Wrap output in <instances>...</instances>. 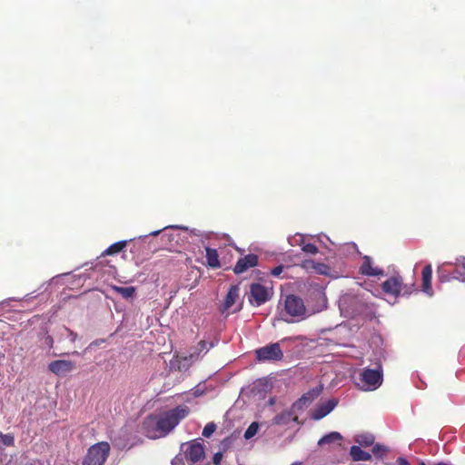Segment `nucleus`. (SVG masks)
I'll return each mask as SVG.
<instances>
[{"mask_svg": "<svg viewBox=\"0 0 465 465\" xmlns=\"http://www.w3.org/2000/svg\"><path fill=\"white\" fill-rule=\"evenodd\" d=\"M337 405V401L334 399H331L326 402L317 406L312 411V417L313 420H321L326 415H328Z\"/></svg>", "mask_w": 465, "mask_h": 465, "instance_id": "nucleus-16", "label": "nucleus"}, {"mask_svg": "<svg viewBox=\"0 0 465 465\" xmlns=\"http://www.w3.org/2000/svg\"><path fill=\"white\" fill-rule=\"evenodd\" d=\"M270 291L260 283H252L250 287L248 300L252 305L260 306L270 300Z\"/></svg>", "mask_w": 465, "mask_h": 465, "instance_id": "nucleus-6", "label": "nucleus"}, {"mask_svg": "<svg viewBox=\"0 0 465 465\" xmlns=\"http://www.w3.org/2000/svg\"><path fill=\"white\" fill-rule=\"evenodd\" d=\"M168 228H179V229H184V230H186V229H187V228H185V227H182V226H173V225H171V226H165V227L163 228V230H166V229H168Z\"/></svg>", "mask_w": 465, "mask_h": 465, "instance_id": "nucleus-39", "label": "nucleus"}, {"mask_svg": "<svg viewBox=\"0 0 465 465\" xmlns=\"http://www.w3.org/2000/svg\"><path fill=\"white\" fill-rule=\"evenodd\" d=\"M358 253V248L357 245L353 242H346L342 245L337 246L334 245V250L332 252V258H335L337 256L342 257V256H350L354 255Z\"/></svg>", "mask_w": 465, "mask_h": 465, "instance_id": "nucleus-18", "label": "nucleus"}, {"mask_svg": "<svg viewBox=\"0 0 465 465\" xmlns=\"http://www.w3.org/2000/svg\"><path fill=\"white\" fill-rule=\"evenodd\" d=\"M341 440L342 436L341 433L332 431L321 438L318 441V445L322 446L325 444H331L336 441H341Z\"/></svg>", "mask_w": 465, "mask_h": 465, "instance_id": "nucleus-27", "label": "nucleus"}, {"mask_svg": "<svg viewBox=\"0 0 465 465\" xmlns=\"http://www.w3.org/2000/svg\"><path fill=\"white\" fill-rule=\"evenodd\" d=\"M72 354L73 355H79L80 353L78 351H74Z\"/></svg>", "mask_w": 465, "mask_h": 465, "instance_id": "nucleus-44", "label": "nucleus"}, {"mask_svg": "<svg viewBox=\"0 0 465 465\" xmlns=\"http://www.w3.org/2000/svg\"><path fill=\"white\" fill-rule=\"evenodd\" d=\"M163 237H168V239H170V236L167 233H163Z\"/></svg>", "mask_w": 465, "mask_h": 465, "instance_id": "nucleus-43", "label": "nucleus"}, {"mask_svg": "<svg viewBox=\"0 0 465 465\" xmlns=\"http://www.w3.org/2000/svg\"><path fill=\"white\" fill-rule=\"evenodd\" d=\"M213 347V342H207L204 341H200L196 347L193 348L191 350V352L187 357L184 358V361H189L191 363L198 361L201 359L203 355H205L208 351Z\"/></svg>", "mask_w": 465, "mask_h": 465, "instance_id": "nucleus-13", "label": "nucleus"}, {"mask_svg": "<svg viewBox=\"0 0 465 465\" xmlns=\"http://www.w3.org/2000/svg\"><path fill=\"white\" fill-rule=\"evenodd\" d=\"M297 417H293L292 412L291 411H283L278 415H276L273 419V424L276 425H285L288 424L291 420H296Z\"/></svg>", "mask_w": 465, "mask_h": 465, "instance_id": "nucleus-24", "label": "nucleus"}, {"mask_svg": "<svg viewBox=\"0 0 465 465\" xmlns=\"http://www.w3.org/2000/svg\"><path fill=\"white\" fill-rule=\"evenodd\" d=\"M455 270L449 275H440L441 282H448L450 280H459L465 282V257L457 258L455 262Z\"/></svg>", "mask_w": 465, "mask_h": 465, "instance_id": "nucleus-9", "label": "nucleus"}, {"mask_svg": "<svg viewBox=\"0 0 465 465\" xmlns=\"http://www.w3.org/2000/svg\"><path fill=\"white\" fill-rule=\"evenodd\" d=\"M309 235L297 232L289 236L287 241L291 246H301L302 248L304 242L310 240Z\"/></svg>", "mask_w": 465, "mask_h": 465, "instance_id": "nucleus-25", "label": "nucleus"}, {"mask_svg": "<svg viewBox=\"0 0 465 465\" xmlns=\"http://www.w3.org/2000/svg\"><path fill=\"white\" fill-rule=\"evenodd\" d=\"M189 413L190 409L187 406L180 405L158 417H149L143 422V429L147 437L157 439L166 436Z\"/></svg>", "mask_w": 465, "mask_h": 465, "instance_id": "nucleus-1", "label": "nucleus"}, {"mask_svg": "<svg viewBox=\"0 0 465 465\" xmlns=\"http://www.w3.org/2000/svg\"><path fill=\"white\" fill-rule=\"evenodd\" d=\"M350 455L354 461H368L371 459V454L362 450L360 446L356 445L351 447Z\"/></svg>", "mask_w": 465, "mask_h": 465, "instance_id": "nucleus-19", "label": "nucleus"}, {"mask_svg": "<svg viewBox=\"0 0 465 465\" xmlns=\"http://www.w3.org/2000/svg\"><path fill=\"white\" fill-rule=\"evenodd\" d=\"M258 429H259V423L256 422V421H253L252 423L250 424V426L247 428V430H245L244 432V439L245 440H250L252 439V437H254L258 431Z\"/></svg>", "mask_w": 465, "mask_h": 465, "instance_id": "nucleus-29", "label": "nucleus"}, {"mask_svg": "<svg viewBox=\"0 0 465 465\" xmlns=\"http://www.w3.org/2000/svg\"><path fill=\"white\" fill-rule=\"evenodd\" d=\"M163 230H156V231H153L152 232H150L148 235H151V236H157L161 233Z\"/></svg>", "mask_w": 465, "mask_h": 465, "instance_id": "nucleus-38", "label": "nucleus"}, {"mask_svg": "<svg viewBox=\"0 0 465 465\" xmlns=\"http://www.w3.org/2000/svg\"><path fill=\"white\" fill-rule=\"evenodd\" d=\"M258 263V257L255 254H248L241 258L235 264L233 272L236 274L242 273L248 269L256 266Z\"/></svg>", "mask_w": 465, "mask_h": 465, "instance_id": "nucleus-14", "label": "nucleus"}, {"mask_svg": "<svg viewBox=\"0 0 465 465\" xmlns=\"http://www.w3.org/2000/svg\"><path fill=\"white\" fill-rule=\"evenodd\" d=\"M283 312L286 315L296 318L297 321L302 320L307 316L303 301L293 294L286 296Z\"/></svg>", "mask_w": 465, "mask_h": 465, "instance_id": "nucleus-5", "label": "nucleus"}, {"mask_svg": "<svg viewBox=\"0 0 465 465\" xmlns=\"http://www.w3.org/2000/svg\"><path fill=\"white\" fill-rule=\"evenodd\" d=\"M309 236H310V240H315L316 242L321 243L323 247H325L329 251V252L332 253V252L334 250L335 243L332 242L327 235L321 233V234H315V235L310 234Z\"/></svg>", "mask_w": 465, "mask_h": 465, "instance_id": "nucleus-21", "label": "nucleus"}, {"mask_svg": "<svg viewBox=\"0 0 465 465\" xmlns=\"http://www.w3.org/2000/svg\"><path fill=\"white\" fill-rule=\"evenodd\" d=\"M317 395L318 392H315L314 391L305 393L295 403H293L292 408L302 409V407L310 404Z\"/></svg>", "mask_w": 465, "mask_h": 465, "instance_id": "nucleus-22", "label": "nucleus"}, {"mask_svg": "<svg viewBox=\"0 0 465 465\" xmlns=\"http://www.w3.org/2000/svg\"><path fill=\"white\" fill-rule=\"evenodd\" d=\"M46 341H47V343H48L50 346H52V344H53V338H52L51 336H48V337L46 338Z\"/></svg>", "mask_w": 465, "mask_h": 465, "instance_id": "nucleus-40", "label": "nucleus"}, {"mask_svg": "<svg viewBox=\"0 0 465 465\" xmlns=\"http://www.w3.org/2000/svg\"><path fill=\"white\" fill-rule=\"evenodd\" d=\"M360 272L366 276H383L384 272L382 269L374 266L372 260L369 256L363 257V262L360 267Z\"/></svg>", "mask_w": 465, "mask_h": 465, "instance_id": "nucleus-15", "label": "nucleus"}, {"mask_svg": "<svg viewBox=\"0 0 465 465\" xmlns=\"http://www.w3.org/2000/svg\"><path fill=\"white\" fill-rule=\"evenodd\" d=\"M201 394H202V392H201L198 389H196V390L193 391V395H194V396H200Z\"/></svg>", "mask_w": 465, "mask_h": 465, "instance_id": "nucleus-41", "label": "nucleus"}, {"mask_svg": "<svg viewBox=\"0 0 465 465\" xmlns=\"http://www.w3.org/2000/svg\"><path fill=\"white\" fill-rule=\"evenodd\" d=\"M0 442L6 447L15 444V437L12 434H3L0 432Z\"/></svg>", "mask_w": 465, "mask_h": 465, "instance_id": "nucleus-30", "label": "nucleus"}, {"mask_svg": "<svg viewBox=\"0 0 465 465\" xmlns=\"http://www.w3.org/2000/svg\"><path fill=\"white\" fill-rule=\"evenodd\" d=\"M222 460H223L222 452H217L213 455V460L215 465H219L221 463Z\"/></svg>", "mask_w": 465, "mask_h": 465, "instance_id": "nucleus-36", "label": "nucleus"}, {"mask_svg": "<svg viewBox=\"0 0 465 465\" xmlns=\"http://www.w3.org/2000/svg\"><path fill=\"white\" fill-rule=\"evenodd\" d=\"M302 250L307 254H316L318 252V248L315 244L306 242H304Z\"/></svg>", "mask_w": 465, "mask_h": 465, "instance_id": "nucleus-31", "label": "nucleus"}, {"mask_svg": "<svg viewBox=\"0 0 465 465\" xmlns=\"http://www.w3.org/2000/svg\"><path fill=\"white\" fill-rule=\"evenodd\" d=\"M65 332L67 333V337L70 339L72 342H74L77 340V333L74 332L73 331L64 328Z\"/></svg>", "mask_w": 465, "mask_h": 465, "instance_id": "nucleus-35", "label": "nucleus"}, {"mask_svg": "<svg viewBox=\"0 0 465 465\" xmlns=\"http://www.w3.org/2000/svg\"><path fill=\"white\" fill-rule=\"evenodd\" d=\"M431 278H432V268L430 264L426 265L421 273V291L426 293L429 297L433 295V290L431 287Z\"/></svg>", "mask_w": 465, "mask_h": 465, "instance_id": "nucleus-17", "label": "nucleus"}, {"mask_svg": "<svg viewBox=\"0 0 465 465\" xmlns=\"http://www.w3.org/2000/svg\"><path fill=\"white\" fill-rule=\"evenodd\" d=\"M354 440L361 446L369 447L374 443L375 438L371 433H361L354 437Z\"/></svg>", "mask_w": 465, "mask_h": 465, "instance_id": "nucleus-26", "label": "nucleus"}, {"mask_svg": "<svg viewBox=\"0 0 465 465\" xmlns=\"http://www.w3.org/2000/svg\"><path fill=\"white\" fill-rule=\"evenodd\" d=\"M288 268H289V266L278 265V266L274 267L273 269H272L271 274L273 277H281L283 271Z\"/></svg>", "mask_w": 465, "mask_h": 465, "instance_id": "nucleus-34", "label": "nucleus"}, {"mask_svg": "<svg viewBox=\"0 0 465 465\" xmlns=\"http://www.w3.org/2000/svg\"><path fill=\"white\" fill-rule=\"evenodd\" d=\"M111 447L108 442L101 441L88 449L83 465H104L109 456Z\"/></svg>", "mask_w": 465, "mask_h": 465, "instance_id": "nucleus-4", "label": "nucleus"}, {"mask_svg": "<svg viewBox=\"0 0 465 465\" xmlns=\"http://www.w3.org/2000/svg\"><path fill=\"white\" fill-rule=\"evenodd\" d=\"M184 455L187 460L195 463L202 460L204 457V450L201 443L192 442L186 445Z\"/></svg>", "mask_w": 465, "mask_h": 465, "instance_id": "nucleus-12", "label": "nucleus"}, {"mask_svg": "<svg viewBox=\"0 0 465 465\" xmlns=\"http://www.w3.org/2000/svg\"><path fill=\"white\" fill-rule=\"evenodd\" d=\"M387 452V449L381 444H375L372 447V453L378 458H382L383 455Z\"/></svg>", "mask_w": 465, "mask_h": 465, "instance_id": "nucleus-33", "label": "nucleus"}, {"mask_svg": "<svg viewBox=\"0 0 465 465\" xmlns=\"http://www.w3.org/2000/svg\"><path fill=\"white\" fill-rule=\"evenodd\" d=\"M382 370L381 366L376 369L364 368L361 371L357 387L364 391L377 390L382 383Z\"/></svg>", "mask_w": 465, "mask_h": 465, "instance_id": "nucleus-3", "label": "nucleus"}, {"mask_svg": "<svg viewBox=\"0 0 465 465\" xmlns=\"http://www.w3.org/2000/svg\"><path fill=\"white\" fill-rule=\"evenodd\" d=\"M396 462L398 465H410V462L403 457H399Z\"/></svg>", "mask_w": 465, "mask_h": 465, "instance_id": "nucleus-37", "label": "nucleus"}, {"mask_svg": "<svg viewBox=\"0 0 465 465\" xmlns=\"http://www.w3.org/2000/svg\"><path fill=\"white\" fill-rule=\"evenodd\" d=\"M209 235H210V233H204V236L207 238L209 237Z\"/></svg>", "mask_w": 465, "mask_h": 465, "instance_id": "nucleus-45", "label": "nucleus"}, {"mask_svg": "<svg viewBox=\"0 0 465 465\" xmlns=\"http://www.w3.org/2000/svg\"><path fill=\"white\" fill-rule=\"evenodd\" d=\"M75 365L71 361L57 360L49 363L48 369L55 375L62 376L74 371Z\"/></svg>", "mask_w": 465, "mask_h": 465, "instance_id": "nucleus-11", "label": "nucleus"}, {"mask_svg": "<svg viewBox=\"0 0 465 465\" xmlns=\"http://www.w3.org/2000/svg\"><path fill=\"white\" fill-rule=\"evenodd\" d=\"M114 290L124 299L132 298L135 293V287H134V286H129V287L114 286Z\"/></svg>", "mask_w": 465, "mask_h": 465, "instance_id": "nucleus-28", "label": "nucleus"}, {"mask_svg": "<svg viewBox=\"0 0 465 465\" xmlns=\"http://www.w3.org/2000/svg\"><path fill=\"white\" fill-rule=\"evenodd\" d=\"M300 266L307 272H314L320 275H330L331 271V267L326 263L312 259L304 260Z\"/></svg>", "mask_w": 465, "mask_h": 465, "instance_id": "nucleus-8", "label": "nucleus"}, {"mask_svg": "<svg viewBox=\"0 0 465 465\" xmlns=\"http://www.w3.org/2000/svg\"><path fill=\"white\" fill-rule=\"evenodd\" d=\"M257 359L261 361H280L283 357L279 343H272L256 350Z\"/></svg>", "mask_w": 465, "mask_h": 465, "instance_id": "nucleus-7", "label": "nucleus"}, {"mask_svg": "<svg viewBox=\"0 0 465 465\" xmlns=\"http://www.w3.org/2000/svg\"><path fill=\"white\" fill-rule=\"evenodd\" d=\"M215 430H216V425L213 422H209L203 428L202 434L203 437L209 438L210 436L213 435V433L215 431Z\"/></svg>", "mask_w": 465, "mask_h": 465, "instance_id": "nucleus-32", "label": "nucleus"}, {"mask_svg": "<svg viewBox=\"0 0 465 465\" xmlns=\"http://www.w3.org/2000/svg\"><path fill=\"white\" fill-rule=\"evenodd\" d=\"M131 241L132 240L119 241L111 244L107 249L104 251L103 255H112L122 252L126 247L127 243Z\"/></svg>", "mask_w": 465, "mask_h": 465, "instance_id": "nucleus-23", "label": "nucleus"}, {"mask_svg": "<svg viewBox=\"0 0 465 465\" xmlns=\"http://www.w3.org/2000/svg\"><path fill=\"white\" fill-rule=\"evenodd\" d=\"M414 290V285L405 284L402 277L398 272L381 283L382 293L387 297L386 300L391 304L396 303L400 297L411 295Z\"/></svg>", "mask_w": 465, "mask_h": 465, "instance_id": "nucleus-2", "label": "nucleus"}, {"mask_svg": "<svg viewBox=\"0 0 465 465\" xmlns=\"http://www.w3.org/2000/svg\"><path fill=\"white\" fill-rule=\"evenodd\" d=\"M292 465H298V463H297V462H294V463H292Z\"/></svg>", "mask_w": 465, "mask_h": 465, "instance_id": "nucleus-46", "label": "nucleus"}, {"mask_svg": "<svg viewBox=\"0 0 465 465\" xmlns=\"http://www.w3.org/2000/svg\"><path fill=\"white\" fill-rule=\"evenodd\" d=\"M420 465H425V463H424V462H420Z\"/></svg>", "mask_w": 465, "mask_h": 465, "instance_id": "nucleus-47", "label": "nucleus"}, {"mask_svg": "<svg viewBox=\"0 0 465 465\" xmlns=\"http://www.w3.org/2000/svg\"><path fill=\"white\" fill-rule=\"evenodd\" d=\"M239 292H240V288L237 285L231 286V288L229 289V292L224 299L223 307H222L223 312H235L241 309L240 306H237L234 309H232V306L236 303V301L239 298Z\"/></svg>", "mask_w": 465, "mask_h": 465, "instance_id": "nucleus-10", "label": "nucleus"}, {"mask_svg": "<svg viewBox=\"0 0 465 465\" xmlns=\"http://www.w3.org/2000/svg\"><path fill=\"white\" fill-rule=\"evenodd\" d=\"M207 264L211 268H219L221 266L219 255L216 249L205 248Z\"/></svg>", "mask_w": 465, "mask_h": 465, "instance_id": "nucleus-20", "label": "nucleus"}, {"mask_svg": "<svg viewBox=\"0 0 465 465\" xmlns=\"http://www.w3.org/2000/svg\"><path fill=\"white\" fill-rule=\"evenodd\" d=\"M192 232L195 235H198V236H203V233H197L196 232V230H193Z\"/></svg>", "mask_w": 465, "mask_h": 465, "instance_id": "nucleus-42", "label": "nucleus"}]
</instances>
